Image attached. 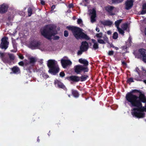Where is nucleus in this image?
Masks as SVG:
<instances>
[{
    "label": "nucleus",
    "mask_w": 146,
    "mask_h": 146,
    "mask_svg": "<svg viewBox=\"0 0 146 146\" xmlns=\"http://www.w3.org/2000/svg\"><path fill=\"white\" fill-rule=\"evenodd\" d=\"M66 28L71 31L73 36L77 39H80L88 40L90 39V37L83 32L82 29L80 27L70 26H67Z\"/></svg>",
    "instance_id": "1"
},
{
    "label": "nucleus",
    "mask_w": 146,
    "mask_h": 146,
    "mask_svg": "<svg viewBox=\"0 0 146 146\" xmlns=\"http://www.w3.org/2000/svg\"><path fill=\"white\" fill-rule=\"evenodd\" d=\"M55 61L53 60H49L48 61L47 65L49 68L48 72L54 75L58 73L59 68L56 65Z\"/></svg>",
    "instance_id": "2"
},
{
    "label": "nucleus",
    "mask_w": 146,
    "mask_h": 146,
    "mask_svg": "<svg viewBox=\"0 0 146 146\" xmlns=\"http://www.w3.org/2000/svg\"><path fill=\"white\" fill-rule=\"evenodd\" d=\"M41 33L45 38L48 40L51 39L52 36L56 34L54 33V28L52 27L44 29L41 31Z\"/></svg>",
    "instance_id": "3"
},
{
    "label": "nucleus",
    "mask_w": 146,
    "mask_h": 146,
    "mask_svg": "<svg viewBox=\"0 0 146 146\" xmlns=\"http://www.w3.org/2000/svg\"><path fill=\"white\" fill-rule=\"evenodd\" d=\"M146 103V97L145 94L142 92L137 96V98H135L130 103L132 104H138L141 105L142 103Z\"/></svg>",
    "instance_id": "4"
},
{
    "label": "nucleus",
    "mask_w": 146,
    "mask_h": 146,
    "mask_svg": "<svg viewBox=\"0 0 146 146\" xmlns=\"http://www.w3.org/2000/svg\"><path fill=\"white\" fill-rule=\"evenodd\" d=\"M141 91L139 90L134 89L132 90L130 92H128L125 95V98L128 102L130 103L132 101L136 98L137 96L133 94V93H138L139 94Z\"/></svg>",
    "instance_id": "5"
},
{
    "label": "nucleus",
    "mask_w": 146,
    "mask_h": 146,
    "mask_svg": "<svg viewBox=\"0 0 146 146\" xmlns=\"http://www.w3.org/2000/svg\"><path fill=\"white\" fill-rule=\"evenodd\" d=\"M41 44L40 41L36 39L31 41L29 45V47L32 50L39 48Z\"/></svg>",
    "instance_id": "6"
},
{
    "label": "nucleus",
    "mask_w": 146,
    "mask_h": 146,
    "mask_svg": "<svg viewBox=\"0 0 146 146\" xmlns=\"http://www.w3.org/2000/svg\"><path fill=\"white\" fill-rule=\"evenodd\" d=\"M74 68V72L77 74H80L82 71L85 73L88 72L89 71L88 67H85L80 65L75 66Z\"/></svg>",
    "instance_id": "7"
},
{
    "label": "nucleus",
    "mask_w": 146,
    "mask_h": 146,
    "mask_svg": "<svg viewBox=\"0 0 146 146\" xmlns=\"http://www.w3.org/2000/svg\"><path fill=\"white\" fill-rule=\"evenodd\" d=\"M8 40V38L6 36H4L1 38L0 44V48L1 49L6 50L9 44Z\"/></svg>",
    "instance_id": "8"
},
{
    "label": "nucleus",
    "mask_w": 146,
    "mask_h": 146,
    "mask_svg": "<svg viewBox=\"0 0 146 146\" xmlns=\"http://www.w3.org/2000/svg\"><path fill=\"white\" fill-rule=\"evenodd\" d=\"M141 105L137 104H132L131 106L132 107H135L136 108H134L133 109V110H137L138 111H140L143 112L145 111L146 112V107L143 106L142 104Z\"/></svg>",
    "instance_id": "9"
},
{
    "label": "nucleus",
    "mask_w": 146,
    "mask_h": 146,
    "mask_svg": "<svg viewBox=\"0 0 146 146\" xmlns=\"http://www.w3.org/2000/svg\"><path fill=\"white\" fill-rule=\"evenodd\" d=\"M132 111H133L132 113V114L137 118H142L145 117V113H144L133 110Z\"/></svg>",
    "instance_id": "10"
},
{
    "label": "nucleus",
    "mask_w": 146,
    "mask_h": 146,
    "mask_svg": "<svg viewBox=\"0 0 146 146\" xmlns=\"http://www.w3.org/2000/svg\"><path fill=\"white\" fill-rule=\"evenodd\" d=\"M0 57L2 61L5 63H9L10 60L7 56H5V54L0 52Z\"/></svg>",
    "instance_id": "11"
},
{
    "label": "nucleus",
    "mask_w": 146,
    "mask_h": 146,
    "mask_svg": "<svg viewBox=\"0 0 146 146\" xmlns=\"http://www.w3.org/2000/svg\"><path fill=\"white\" fill-rule=\"evenodd\" d=\"M33 65L29 63H26L25 64L24 66V69L26 70L28 72L31 73L33 69Z\"/></svg>",
    "instance_id": "12"
},
{
    "label": "nucleus",
    "mask_w": 146,
    "mask_h": 146,
    "mask_svg": "<svg viewBox=\"0 0 146 146\" xmlns=\"http://www.w3.org/2000/svg\"><path fill=\"white\" fill-rule=\"evenodd\" d=\"M133 0H127L125 3V9L127 10L130 9L133 5Z\"/></svg>",
    "instance_id": "13"
},
{
    "label": "nucleus",
    "mask_w": 146,
    "mask_h": 146,
    "mask_svg": "<svg viewBox=\"0 0 146 146\" xmlns=\"http://www.w3.org/2000/svg\"><path fill=\"white\" fill-rule=\"evenodd\" d=\"M8 7V6L5 3H3L2 5H0V13L3 14L6 12Z\"/></svg>",
    "instance_id": "14"
},
{
    "label": "nucleus",
    "mask_w": 146,
    "mask_h": 146,
    "mask_svg": "<svg viewBox=\"0 0 146 146\" xmlns=\"http://www.w3.org/2000/svg\"><path fill=\"white\" fill-rule=\"evenodd\" d=\"M66 79L70 81L78 82L80 81L79 77L76 76L72 75L66 77Z\"/></svg>",
    "instance_id": "15"
},
{
    "label": "nucleus",
    "mask_w": 146,
    "mask_h": 146,
    "mask_svg": "<svg viewBox=\"0 0 146 146\" xmlns=\"http://www.w3.org/2000/svg\"><path fill=\"white\" fill-rule=\"evenodd\" d=\"M61 63L62 67L64 68H66L67 66L72 64L71 61L70 60L64 59L61 60Z\"/></svg>",
    "instance_id": "16"
},
{
    "label": "nucleus",
    "mask_w": 146,
    "mask_h": 146,
    "mask_svg": "<svg viewBox=\"0 0 146 146\" xmlns=\"http://www.w3.org/2000/svg\"><path fill=\"white\" fill-rule=\"evenodd\" d=\"M88 48V44L86 41H83L81 42L80 49H81L84 51H86L87 50Z\"/></svg>",
    "instance_id": "17"
},
{
    "label": "nucleus",
    "mask_w": 146,
    "mask_h": 146,
    "mask_svg": "<svg viewBox=\"0 0 146 146\" xmlns=\"http://www.w3.org/2000/svg\"><path fill=\"white\" fill-rule=\"evenodd\" d=\"M91 14V21L92 23H93L96 21V11L94 8H93L91 12H90Z\"/></svg>",
    "instance_id": "18"
},
{
    "label": "nucleus",
    "mask_w": 146,
    "mask_h": 146,
    "mask_svg": "<svg viewBox=\"0 0 146 146\" xmlns=\"http://www.w3.org/2000/svg\"><path fill=\"white\" fill-rule=\"evenodd\" d=\"M55 84L57 85L58 87L60 88L63 89L65 91H67V89L64 84L58 80L55 81Z\"/></svg>",
    "instance_id": "19"
},
{
    "label": "nucleus",
    "mask_w": 146,
    "mask_h": 146,
    "mask_svg": "<svg viewBox=\"0 0 146 146\" xmlns=\"http://www.w3.org/2000/svg\"><path fill=\"white\" fill-rule=\"evenodd\" d=\"M11 70L12 72H11V74L13 73L16 74H18L21 73V70L17 66H13L11 68Z\"/></svg>",
    "instance_id": "20"
},
{
    "label": "nucleus",
    "mask_w": 146,
    "mask_h": 146,
    "mask_svg": "<svg viewBox=\"0 0 146 146\" xmlns=\"http://www.w3.org/2000/svg\"><path fill=\"white\" fill-rule=\"evenodd\" d=\"M79 62L81 64H84V65L83 66L84 67H88V66L89 65V62L86 59H83L82 58H80L79 59Z\"/></svg>",
    "instance_id": "21"
},
{
    "label": "nucleus",
    "mask_w": 146,
    "mask_h": 146,
    "mask_svg": "<svg viewBox=\"0 0 146 146\" xmlns=\"http://www.w3.org/2000/svg\"><path fill=\"white\" fill-rule=\"evenodd\" d=\"M114 8V7L112 6H108L106 7V10L108 12L110 13L111 15H113L114 14L112 13L111 12L112 11Z\"/></svg>",
    "instance_id": "22"
},
{
    "label": "nucleus",
    "mask_w": 146,
    "mask_h": 146,
    "mask_svg": "<svg viewBox=\"0 0 146 146\" xmlns=\"http://www.w3.org/2000/svg\"><path fill=\"white\" fill-rule=\"evenodd\" d=\"M101 23L104 26H111L113 23L110 20H106L104 21H102Z\"/></svg>",
    "instance_id": "23"
},
{
    "label": "nucleus",
    "mask_w": 146,
    "mask_h": 146,
    "mask_svg": "<svg viewBox=\"0 0 146 146\" xmlns=\"http://www.w3.org/2000/svg\"><path fill=\"white\" fill-rule=\"evenodd\" d=\"M72 94L73 96L76 98H78L79 96V94L77 90H71Z\"/></svg>",
    "instance_id": "24"
},
{
    "label": "nucleus",
    "mask_w": 146,
    "mask_h": 146,
    "mask_svg": "<svg viewBox=\"0 0 146 146\" xmlns=\"http://www.w3.org/2000/svg\"><path fill=\"white\" fill-rule=\"evenodd\" d=\"M139 51L140 54L141 56H142L143 58L146 56V50L143 48L140 49Z\"/></svg>",
    "instance_id": "25"
},
{
    "label": "nucleus",
    "mask_w": 146,
    "mask_h": 146,
    "mask_svg": "<svg viewBox=\"0 0 146 146\" xmlns=\"http://www.w3.org/2000/svg\"><path fill=\"white\" fill-rule=\"evenodd\" d=\"M89 78L88 75H82L81 77H79L80 81L81 82H83L86 81Z\"/></svg>",
    "instance_id": "26"
},
{
    "label": "nucleus",
    "mask_w": 146,
    "mask_h": 146,
    "mask_svg": "<svg viewBox=\"0 0 146 146\" xmlns=\"http://www.w3.org/2000/svg\"><path fill=\"white\" fill-rule=\"evenodd\" d=\"M29 61L27 63L31 64L33 65V66H34L35 62L36 61V59L33 57L29 58Z\"/></svg>",
    "instance_id": "27"
},
{
    "label": "nucleus",
    "mask_w": 146,
    "mask_h": 146,
    "mask_svg": "<svg viewBox=\"0 0 146 146\" xmlns=\"http://www.w3.org/2000/svg\"><path fill=\"white\" fill-rule=\"evenodd\" d=\"M146 13V3H144L142 5V10L141 12V14L143 15Z\"/></svg>",
    "instance_id": "28"
},
{
    "label": "nucleus",
    "mask_w": 146,
    "mask_h": 146,
    "mask_svg": "<svg viewBox=\"0 0 146 146\" xmlns=\"http://www.w3.org/2000/svg\"><path fill=\"white\" fill-rule=\"evenodd\" d=\"M122 21V19H119L117 20L115 22V25L117 29L119 28V25Z\"/></svg>",
    "instance_id": "29"
},
{
    "label": "nucleus",
    "mask_w": 146,
    "mask_h": 146,
    "mask_svg": "<svg viewBox=\"0 0 146 146\" xmlns=\"http://www.w3.org/2000/svg\"><path fill=\"white\" fill-rule=\"evenodd\" d=\"M124 0H111L112 3L114 4H118L122 3Z\"/></svg>",
    "instance_id": "30"
},
{
    "label": "nucleus",
    "mask_w": 146,
    "mask_h": 146,
    "mask_svg": "<svg viewBox=\"0 0 146 146\" xmlns=\"http://www.w3.org/2000/svg\"><path fill=\"white\" fill-rule=\"evenodd\" d=\"M33 10L31 7H29L28 9V16L30 17L31 16L32 14Z\"/></svg>",
    "instance_id": "31"
},
{
    "label": "nucleus",
    "mask_w": 146,
    "mask_h": 146,
    "mask_svg": "<svg viewBox=\"0 0 146 146\" xmlns=\"http://www.w3.org/2000/svg\"><path fill=\"white\" fill-rule=\"evenodd\" d=\"M8 55L10 60H13L15 59V57L13 54L9 53Z\"/></svg>",
    "instance_id": "32"
},
{
    "label": "nucleus",
    "mask_w": 146,
    "mask_h": 146,
    "mask_svg": "<svg viewBox=\"0 0 146 146\" xmlns=\"http://www.w3.org/2000/svg\"><path fill=\"white\" fill-rule=\"evenodd\" d=\"M99 48L98 44L97 42L94 43L93 45V48L95 50L98 49Z\"/></svg>",
    "instance_id": "33"
},
{
    "label": "nucleus",
    "mask_w": 146,
    "mask_h": 146,
    "mask_svg": "<svg viewBox=\"0 0 146 146\" xmlns=\"http://www.w3.org/2000/svg\"><path fill=\"white\" fill-rule=\"evenodd\" d=\"M13 46L14 49H16L17 48V44L16 43L15 40H13L12 41Z\"/></svg>",
    "instance_id": "34"
},
{
    "label": "nucleus",
    "mask_w": 146,
    "mask_h": 146,
    "mask_svg": "<svg viewBox=\"0 0 146 146\" xmlns=\"http://www.w3.org/2000/svg\"><path fill=\"white\" fill-rule=\"evenodd\" d=\"M117 29H118V31H119V34H121L123 35H124V30L121 29L120 28H117Z\"/></svg>",
    "instance_id": "35"
},
{
    "label": "nucleus",
    "mask_w": 146,
    "mask_h": 146,
    "mask_svg": "<svg viewBox=\"0 0 146 146\" xmlns=\"http://www.w3.org/2000/svg\"><path fill=\"white\" fill-rule=\"evenodd\" d=\"M118 37V34L116 32H114L113 36V38L114 39H117Z\"/></svg>",
    "instance_id": "36"
},
{
    "label": "nucleus",
    "mask_w": 146,
    "mask_h": 146,
    "mask_svg": "<svg viewBox=\"0 0 146 146\" xmlns=\"http://www.w3.org/2000/svg\"><path fill=\"white\" fill-rule=\"evenodd\" d=\"M88 1L89 0H84L81 4H82L85 6H87L88 4L89 3Z\"/></svg>",
    "instance_id": "37"
},
{
    "label": "nucleus",
    "mask_w": 146,
    "mask_h": 146,
    "mask_svg": "<svg viewBox=\"0 0 146 146\" xmlns=\"http://www.w3.org/2000/svg\"><path fill=\"white\" fill-rule=\"evenodd\" d=\"M98 42L102 44H105L106 43V42L103 40L101 39H98Z\"/></svg>",
    "instance_id": "38"
},
{
    "label": "nucleus",
    "mask_w": 146,
    "mask_h": 146,
    "mask_svg": "<svg viewBox=\"0 0 146 146\" xmlns=\"http://www.w3.org/2000/svg\"><path fill=\"white\" fill-rule=\"evenodd\" d=\"M127 83H129L130 82H134L133 78L131 77L128 78L127 81Z\"/></svg>",
    "instance_id": "39"
},
{
    "label": "nucleus",
    "mask_w": 146,
    "mask_h": 146,
    "mask_svg": "<svg viewBox=\"0 0 146 146\" xmlns=\"http://www.w3.org/2000/svg\"><path fill=\"white\" fill-rule=\"evenodd\" d=\"M103 40L106 42H108V38L106 35H104L103 37Z\"/></svg>",
    "instance_id": "40"
},
{
    "label": "nucleus",
    "mask_w": 146,
    "mask_h": 146,
    "mask_svg": "<svg viewBox=\"0 0 146 146\" xmlns=\"http://www.w3.org/2000/svg\"><path fill=\"white\" fill-rule=\"evenodd\" d=\"M103 33H102L101 32L99 33H97L96 35V36L97 38H101L103 36Z\"/></svg>",
    "instance_id": "41"
},
{
    "label": "nucleus",
    "mask_w": 146,
    "mask_h": 146,
    "mask_svg": "<svg viewBox=\"0 0 146 146\" xmlns=\"http://www.w3.org/2000/svg\"><path fill=\"white\" fill-rule=\"evenodd\" d=\"M128 27V25L127 24H125L123 25L122 28L124 30H126Z\"/></svg>",
    "instance_id": "42"
},
{
    "label": "nucleus",
    "mask_w": 146,
    "mask_h": 146,
    "mask_svg": "<svg viewBox=\"0 0 146 146\" xmlns=\"http://www.w3.org/2000/svg\"><path fill=\"white\" fill-rule=\"evenodd\" d=\"M85 52L84 50H82L81 49H80V50L78 51L77 54L78 55H81L83 52Z\"/></svg>",
    "instance_id": "43"
},
{
    "label": "nucleus",
    "mask_w": 146,
    "mask_h": 146,
    "mask_svg": "<svg viewBox=\"0 0 146 146\" xmlns=\"http://www.w3.org/2000/svg\"><path fill=\"white\" fill-rule=\"evenodd\" d=\"M42 75L43 77L44 78H47L49 77L48 76L47 74L44 73H42Z\"/></svg>",
    "instance_id": "44"
},
{
    "label": "nucleus",
    "mask_w": 146,
    "mask_h": 146,
    "mask_svg": "<svg viewBox=\"0 0 146 146\" xmlns=\"http://www.w3.org/2000/svg\"><path fill=\"white\" fill-rule=\"evenodd\" d=\"M64 36L65 37H67L68 36V32L67 31H65L64 32Z\"/></svg>",
    "instance_id": "45"
},
{
    "label": "nucleus",
    "mask_w": 146,
    "mask_h": 146,
    "mask_svg": "<svg viewBox=\"0 0 146 146\" xmlns=\"http://www.w3.org/2000/svg\"><path fill=\"white\" fill-rule=\"evenodd\" d=\"M18 64L19 66H24L25 64H24V62L23 61H21L18 63Z\"/></svg>",
    "instance_id": "46"
},
{
    "label": "nucleus",
    "mask_w": 146,
    "mask_h": 146,
    "mask_svg": "<svg viewBox=\"0 0 146 146\" xmlns=\"http://www.w3.org/2000/svg\"><path fill=\"white\" fill-rule=\"evenodd\" d=\"M114 52L112 50L109 51L108 52V55L109 56H112Z\"/></svg>",
    "instance_id": "47"
},
{
    "label": "nucleus",
    "mask_w": 146,
    "mask_h": 146,
    "mask_svg": "<svg viewBox=\"0 0 146 146\" xmlns=\"http://www.w3.org/2000/svg\"><path fill=\"white\" fill-rule=\"evenodd\" d=\"M59 75L60 77H63L65 76V74L63 72H62L60 73Z\"/></svg>",
    "instance_id": "48"
},
{
    "label": "nucleus",
    "mask_w": 146,
    "mask_h": 146,
    "mask_svg": "<svg viewBox=\"0 0 146 146\" xmlns=\"http://www.w3.org/2000/svg\"><path fill=\"white\" fill-rule=\"evenodd\" d=\"M77 22L78 24H80L82 22V20L80 19H78L77 20Z\"/></svg>",
    "instance_id": "49"
},
{
    "label": "nucleus",
    "mask_w": 146,
    "mask_h": 146,
    "mask_svg": "<svg viewBox=\"0 0 146 146\" xmlns=\"http://www.w3.org/2000/svg\"><path fill=\"white\" fill-rule=\"evenodd\" d=\"M143 69V72H142V74L144 76H146V70H144Z\"/></svg>",
    "instance_id": "50"
},
{
    "label": "nucleus",
    "mask_w": 146,
    "mask_h": 146,
    "mask_svg": "<svg viewBox=\"0 0 146 146\" xmlns=\"http://www.w3.org/2000/svg\"><path fill=\"white\" fill-rule=\"evenodd\" d=\"M127 47L126 46H122L121 47V48L122 50H124L125 51L127 49Z\"/></svg>",
    "instance_id": "51"
},
{
    "label": "nucleus",
    "mask_w": 146,
    "mask_h": 146,
    "mask_svg": "<svg viewBox=\"0 0 146 146\" xmlns=\"http://www.w3.org/2000/svg\"><path fill=\"white\" fill-rule=\"evenodd\" d=\"M68 7L69 8H72L74 7V5L73 4H72V3L69 4L68 5Z\"/></svg>",
    "instance_id": "52"
},
{
    "label": "nucleus",
    "mask_w": 146,
    "mask_h": 146,
    "mask_svg": "<svg viewBox=\"0 0 146 146\" xmlns=\"http://www.w3.org/2000/svg\"><path fill=\"white\" fill-rule=\"evenodd\" d=\"M122 65L123 66H126L127 65V64L124 61H121Z\"/></svg>",
    "instance_id": "53"
},
{
    "label": "nucleus",
    "mask_w": 146,
    "mask_h": 146,
    "mask_svg": "<svg viewBox=\"0 0 146 146\" xmlns=\"http://www.w3.org/2000/svg\"><path fill=\"white\" fill-rule=\"evenodd\" d=\"M60 38V37L58 36H54V39L55 40H58Z\"/></svg>",
    "instance_id": "54"
},
{
    "label": "nucleus",
    "mask_w": 146,
    "mask_h": 146,
    "mask_svg": "<svg viewBox=\"0 0 146 146\" xmlns=\"http://www.w3.org/2000/svg\"><path fill=\"white\" fill-rule=\"evenodd\" d=\"M19 57L20 59L22 60L24 58V57L23 56V55L21 54L19 55Z\"/></svg>",
    "instance_id": "55"
},
{
    "label": "nucleus",
    "mask_w": 146,
    "mask_h": 146,
    "mask_svg": "<svg viewBox=\"0 0 146 146\" xmlns=\"http://www.w3.org/2000/svg\"><path fill=\"white\" fill-rule=\"evenodd\" d=\"M142 60L143 61L146 63V56L144 57V58H142Z\"/></svg>",
    "instance_id": "56"
},
{
    "label": "nucleus",
    "mask_w": 146,
    "mask_h": 146,
    "mask_svg": "<svg viewBox=\"0 0 146 146\" xmlns=\"http://www.w3.org/2000/svg\"><path fill=\"white\" fill-rule=\"evenodd\" d=\"M55 8V5H52L51 7V11H53Z\"/></svg>",
    "instance_id": "57"
},
{
    "label": "nucleus",
    "mask_w": 146,
    "mask_h": 146,
    "mask_svg": "<svg viewBox=\"0 0 146 146\" xmlns=\"http://www.w3.org/2000/svg\"><path fill=\"white\" fill-rule=\"evenodd\" d=\"M134 79L137 81H142V80L141 79V78H139V77L135 78Z\"/></svg>",
    "instance_id": "58"
},
{
    "label": "nucleus",
    "mask_w": 146,
    "mask_h": 146,
    "mask_svg": "<svg viewBox=\"0 0 146 146\" xmlns=\"http://www.w3.org/2000/svg\"><path fill=\"white\" fill-rule=\"evenodd\" d=\"M107 34L109 35H110L111 34V31H108L107 32Z\"/></svg>",
    "instance_id": "59"
},
{
    "label": "nucleus",
    "mask_w": 146,
    "mask_h": 146,
    "mask_svg": "<svg viewBox=\"0 0 146 146\" xmlns=\"http://www.w3.org/2000/svg\"><path fill=\"white\" fill-rule=\"evenodd\" d=\"M17 51V48L16 49H14V50H11V51L13 52H16Z\"/></svg>",
    "instance_id": "60"
},
{
    "label": "nucleus",
    "mask_w": 146,
    "mask_h": 146,
    "mask_svg": "<svg viewBox=\"0 0 146 146\" xmlns=\"http://www.w3.org/2000/svg\"><path fill=\"white\" fill-rule=\"evenodd\" d=\"M41 4L42 5H44L45 4V2L44 1H41L40 2Z\"/></svg>",
    "instance_id": "61"
},
{
    "label": "nucleus",
    "mask_w": 146,
    "mask_h": 146,
    "mask_svg": "<svg viewBox=\"0 0 146 146\" xmlns=\"http://www.w3.org/2000/svg\"><path fill=\"white\" fill-rule=\"evenodd\" d=\"M96 31H97L98 32H100V30L99 28L97 27L96 29Z\"/></svg>",
    "instance_id": "62"
},
{
    "label": "nucleus",
    "mask_w": 146,
    "mask_h": 146,
    "mask_svg": "<svg viewBox=\"0 0 146 146\" xmlns=\"http://www.w3.org/2000/svg\"><path fill=\"white\" fill-rule=\"evenodd\" d=\"M92 42L94 44V43H96V40L95 39H92Z\"/></svg>",
    "instance_id": "63"
},
{
    "label": "nucleus",
    "mask_w": 146,
    "mask_h": 146,
    "mask_svg": "<svg viewBox=\"0 0 146 146\" xmlns=\"http://www.w3.org/2000/svg\"><path fill=\"white\" fill-rule=\"evenodd\" d=\"M135 70H136V71L139 74V72L138 71V70H139V68H138L137 67H136V69H135Z\"/></svg>",
    "instance_id": "64"
}]
</instances>
